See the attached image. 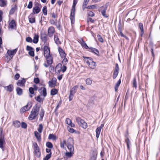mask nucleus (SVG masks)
I'll use <instances>...</instances> for the list:
<instances>
[{"instance_id": "nucleus-59", "label": "nucleus", "mask_w": 160, "mask_h": 160, "mask_svg": "<svg viewBox=\"0 0 160 160\" xmlns=\"http://www.w3.org/2000/svg\"><path fill=\"white\" fill-rule=\"evenodd\" d=\"M64 58V59H63V60L62 61V62L64 64H66L67 63L68 60V59H67V58H65V57L64 58Z\"/></svg>"}, {"instance_id": "nucleus-22", "label": "nucleus", "mask_w": 160, "mask_h": 160, "mask_svg": "<svg viewBox=\"0 0 160 160\" xmlns=\"http://www.w3.org/2000/svg\"><path fill=\"white\" fill-rule=\"evenodd\" d=\"M58 50L59 54L61 57L62 58H64L66 57V54L64 51L60 48H58Z\"/></svg>"}, {"instance_id": "nucleus-11", "label": "nucleus", "mask_w": 160, "mask_h": 160, "mask_svg": "<svg viewBox=\"0 0 160 160\" xmlns=\"http://www.w3.org/2000/svg\"><path fill=\"white\" fill-rule=\"evenodd\" d=\"M2 129H0V148H3V145L5 143L3 136L2 135Z\"/></svg>"}, {"instance_id": "nucleus-14", "label": "nucleus", "mask_w": 160, "mask_h": 160, "mask_svg": "<svg viewBox=\"0 0 160 160\" xmlns=\"http://www.w3.org/2000/svg\"><path fill=\"white\" fill-rule=\"evenodd\" d=\"M104 127V124H102L100 126L97 128L96 130V137L98 138L101 132V130Z\"/></svg>"}, {"instance_id": "nucleus-55", "label": "nucleus", "mask_w": 160, "mask_h": 160, "mask_svg": "<svg viewBox=\"0 0 160 160\" xmlns=\"http://www.w3.org/2000/svg\"><path fill=\"white\" fill-rule=\"evenodd\" d=\"M26 49L27 51H28L29 52L33 50V49L32 47L28 46H27Z\"/></svg>"}, {"instance_id": "nucleus-9", "label": "nucleus", "mask_w": 160, "mask_h": 160, "mask_svg": "<svg viewBox=\"0 0 160 160\" xmlns=\"http://www.w3.org/2000/svg\"><path fill=\"white\" fill-rule=\"evenodd\" d=\"M17 51V49H15L12 50H8L7 52V58H8L9 60H10L11 59H12L13 56L16 53Z\"/></svg>"}, {"instance_id": "nucleus-52", "label": "nucleus", "mask_w": 160, "mask_h": 160, "mask_svg": "<svg viewBox=\"0 0 160 160\" xmlns=\"http://www.w3.org/2000/svg\"><path fill=\"white\" fill-rule=\"evenodd\" d=\"M133 87L135 88H136L137 87L136 78H134L133 80Z\"/></svg>"}, {"instance_id": "nucleus-25", "label": "nucleus", "mask_w": 160, "mask_h": 160, "mask_svg": "<svg viewBox=\"0 0 160 160\" xmlns=\"http://www.w3.org/2000/svg\"><path fill=\"white\" fill-rule=\"evenodd\" d=\"M4 88L7 91L9 92H11L12 91L13 89V87L12 85H10L8 86L4 87Z\"/></svg>"}, {"instance_id": "nucleus-49", "label": "nucleus", "mask_w": 160, "mask_h": 160, "mask_svg": "<svg viewBox=\"0 0 160 160\" xmlns=\"http://www.w3.org/2000/svg\"><path fill=\"white\" fill-rule=\"evenodd\" d=\"M46 145L47 147L50 148H51L53 147L52 144L50 142H47L46 144Z\"/></svg>"}, {"instance_id": "nucleus-36", "label": "nucleus", "mask_w": 160, "mask_h": 160, "mask_svg": "<svg viewBox=\"0 0 160 160\" xmlns=\"http://www.w3.org/2000/svg\"><path fill=\"white\" fill-rule=\"evenodd\" d=\"M54 40L55 43L57 44H60L61 43V42L59 40V39L56 35H55L54 37Z\"/></svg>"}, {"instance_id": "nucleus-34", "label": "nucleus", "mask_w": 160, "mask_h": 160, "mask_svg": "<svg viewBox=\"0 0 160 160\" xmlns=\"http://www.w3.org/2000/svg\"><path fill=\"white\" fill-rule=\"evenodd\" d=\"M78 88V86H74L72 88L71 90L70 91V93L74 94L76 92V90Z\"/></svg>"}, {"instance_id": "nucleus-21", "label": "nucleus", "mask_w": 160, "mask_h": 160, "mask_svg": "<svg viewBox=\"0 0 160 160\" xmlns=\"http://www.w3.org/2000/svg\"><path fill=\"white\" fill-rule=\"evenodd\" d=\"M40 8L38 6H34L33 9V12L34 14H38L40 12Z\"/></svg>"}, {"instance_id": "nucleus-7", "label": "nucleus", "mask_w": 160, "mask_h": 160, "mask_svg": "<svg viewBox=\"0 0 160 160\" xmlns=\"http://www.w3.org/2000/svg\"><path fill=\"white\" fill-rule=\"evenodd\" d=\"M45 57L46 58V63H45L44 64V65L45 67H48L52 63V58L51 55H47V56Z\"/></svg>"}, {"instance_id": "nucleus-56", "label": "nucleus", "mask_w": 160, "mask_h": 160, "mask_svg": "<svg viewBox=\"0 0 160 160\" xmlns=\"http://www.w3.org/2000/svg\"><path fill=\"white\" fill-rule=\"evenodd\" d=\"M67 67L65 65H63L62 66V70L61 71L63 72H64L66 70Z\"/></svg>"}, {"instance_id": "nucleus-33", "label": "nucleus", "mask_w": 160, "mask_h": 160, "mask_svg": "<svg viewBox=\"0 0 160 160\" xmlns=\"http://www.w3.org/2000/svg\"><path fill=\"white\" fill-rule=\"evenodd\" d=\"M17 9V7L16 5L12 7L9 11V14L10 15L13 14Z\"/></svg>"}, {"instance_id": "nucleus-24", "label": "nucleus", "mask_w": 160, "mask_h": 160, "mask_svg": "<svg viewBox=\"0 0 160 160\" xmlns=\"http://www.w3.org/2000/svg\"><path fill=\"white\" fill-rule=\"evenodd\" d=\"M65 122L67 124L70 126L71 127H74L75 126L74 124L72 123L71 120L69 118H66L65 120Z\"/></svg>"}, {"instance_id": "nucleus-5", "label": "nucleus", "mask_w": 160, "mask_h": 160, "mask_svg": "<svg viewBox=\"0 0 160 160\" xmlns=\"http://www.w3.org/2000/svg\"><path fill=\"white\" fill-rule=\"evenodd\" d=\"M76 120L78 125L83 128L86 129L87 128V124L83 119L77 117L76 118Z\"/></svg>"}, {"instance_id": "nucleus-38", "label": "nucleus", "mask_w": 160, "mask_h": 160, "mask_svg": "<svg viewBox=\"0 0 160 160\" xmlns=\"http://www.w3.org/2000/svg\"><path fill=\"white\" fill-rule=\"evenodd\" d=\"M40 90L42 91V94L44 97H45L47 95L46 89L44 87H42L40 88Z\"/></svg>"}, {"instance_id": "nucleus-8", "label": "nucleus", "mask_w": 160, "mask_h": 160, "mask_svg": "<svg viewBox=\"0 0 160 160\" xmlns=\"http://www.w3.org/2000/svg\"><path fill=\"white\" fill-rule=\"evenodd\" d=\"M32 106L31 103L28 102L27 105L22 107L20 110V112L21 113H22L25 112L29 110Z\"/></svg>"}, {"instance_id": "nucleus-40", "label": "nucleus", "mask_w": 160, "mask_h": 160, "mask_svg": "<svg viewBox=\"0 0 160 160\" xmlns=\"http://www.w3.org/2000/svg\"><path fill=\"white\" fill-rule=\"evenodd\" d=\"M121 80L120 79H119L116 84L115 86V92H117V91L118 87L120 85V84L121 83Z\"/></svg>"}, {"instance_id": "nucleus-51", "label": "nucleus", "mask_w": 160, "mask_h": 160, "mask_svg": "<svg viewBox=\"0 0 160 160\" xmlns=\"http://www.w3.org/2000/svg\"><path fill=\"white\" fill-rule=\"evenodd\" d=\"M97 37L98 40L101 42H103V40L101 36L100 35H97Z\"/></svg>"}, {"instance_id": "nucleus-27", "label": "nucleus", "mask_w": 160, "mask_h": 160, "mask_svg": "<svg viewBox=\"0 0 160 160\" xmlns=\"http://www.w3.org/2000/svg\"><path fill=\"white\" fill-rule=\"evenodd\" d=\"M40 133L39 132H38L37 131L34 132V135L37 140L38 141H40L41 139Z\"/></svg>"}, {"instance_id": "nucleus-30", "label": "nucleus", "mask_w": 160, "mask_h": 160, "mask_svg": "<svg viewBox=\"0 0 160 160\" xmlns=\"http://www.w3.org/2000/svg\"><path fill=\"white\" fill-rule=\"evenodd\" d=\"M39 36L38 34H35L33 42L34 43H37L38 41Z\"/></svg>"}, {"instance_id": "nucleus-26", "label": "nucleus", "mask_w": 160, "mask_h": 160, "mask_svg": "<svg viewBox=\"0 0 160 160\" xmlns=\"http://www.w3.org/2000/svg\"><path fill=\"white\" fill-rule=\"evenodd\" d=\"M129 15L131 19H133L136 15V12L135 11H130L129 13Z\"/></svg>"}, {"instance_id": "nucleus-48", "label": "nucleus", "mask_w": 160, "mask_h": 160, "mask_svg": "<svg viewBox=\"0 0 160 160\" xmlns=\"http://www.w3.org/2000/svg\"><path fill=\"white\" fill-rule=\"evenodd\" d=\"M51 156V153L48 154L45 158H43V160H48Z\"/></svg>"}, {"instance_id": "nucleus-47", "label": "nucleus", "mask_w": 160, "mask_h": 160, "mask_svg": "<svg viewBox=\"0 0 160 160\" xmlns=\"http://www.w3.org/2000/svg\"><path fill=\"white\" fill-rule=\"evenodd\" d=\"M43 129V126L42 124H40L39 125V127L38 129V131L39 133H41Z\"/></svg>"}, {"instance_id": "nucleus-54", "label": "nucleus", "mask_w": 160, "mask_h": 160, "mask_svg": "<svg viewBox=\"0 0 160 160\" xmlns=\"http://www.w3.org/2000/svg\"><path fill=\"white\" fill-rule=\"evenodd\" d=\"M32 1L29 2V3L27 6L28 8L29 9H31L32 8Z\"/></svg>"}, {"instance_id": "nucleus-64", "label": "nucleus", "mask_w": 160, "mask_h": 160, "mask_svg": "<svg viewBox=\"0 0 160 160\" xmlns=\"http://www.w3.org/2000/svg\"><path fill=\"white\" fill-rule=\"evenodd\" d=\"M36 99L37 101H38L39 102H42V101L41 98L40 97V96H38L37 97V98H36Z\"/></svg>"}, {"instance_id": "nucleus-43", "label": "nucleus", "mask_w": 160, "mask_h": 160, "mask_svg": "<svg viewBox=\"0 0 160 160\" xmlns=\"http://www.w3.org/2000/svg\"><path fill=\"white\" fill-rule=\"evenodd\" d=\"M58 93V91L56 89H53L51 91V94L52 95H54Z\"/></svg>"}, {"instance_id": "nucleus-39", "label": "nucleus", "mask_w": 160, "mask_h": 160, "mask_svg": "<svg viewBox=\"0 0 160 160\" xmlns=\"http://www.w3.org/2000/svg\"><path fill=\"white\" fill-rule=\"evenodd\" d=\"M13 124L14 126L16 128L19 127L20 126V123L19 121H16L13 122Z\"/></svg>"}, {"instance_id": "nucleus-19", "label": "nucleus", "mask_w": 160, "mask_h": 160, "mask_svg": "<svg viewBox=\"0 0 160 160\" xmlns=\"http://www.w3.org/2000/svg\"><path fill=\"white\" fill-rule=\"evenodd\" d=\"M16 26V23L14 20H12L9 21V27L11 29H14Z\"/></svg>"}, {"instance_id": "nucleus-35", "label": "nucleus", "mask_w": 160, "mask_h": 160, "mask_svg": "<svg viewBox=\"0 0 160 160\" xmlns=\"http://www.w3.org/2000/svg\"><path fill=\"white\" fill-rule=\"evenodd\" d=\"M7 5V2L4 0H0V6L4 7Z\"/></svg>"}, {"instance_id": "nucleus-10", "label": "nucleus", "mask_w": 160, "mask_h": 160, "mask_svg": "<svg viewBox=\"0 0 160 160\" xmlns=\"http://www.w3.org/2000/svg\"><path fill=\"white\" fill-rule=\"evenodd\" d=\"M48 43H46L45 44H44L43 47V52L44 56H47V55H50V48L48 46Z\"/></svg>"}, {"instance_id": "nucleus-18", "label": "nucleus", "mask_w": 160, "mask_h": 160, "mask_svg": "<svg viewBox=\"0 0 160 160\" xmlns=\"http://www.w3.org/2000/svg\"><path fill=\"white\" fill-rule=\"evenodd\" d=\"M56 83V79L55 78H52L51 80L49 81L48 85L49 87H52L54 86Z\"/></svg>"}, {"instance_id": "nucleus-42", "label": "nucleus", "mask_w": 160, "mask_h": 160, "mask_svg": "<svg viewBox=\"0 0 160 160\" xmlns=\"http://www.w3.org/2000/svg\"><path fill=\"white\" fill-rule=\"evenodd\" d=\"M16 91L18 95H20L22 94V90L20 88L18 87L16 89Z\"/></svg>"}, {"instance_id": "nucleus-4", "label": "nucleus", "mask_w": 160, "mask_h": 160, "mask_svg": "<svg viewBox=\"0 0 160 160\" xmlns=\"http://www.w3.org/2000/svg\"><path fill=\"white\" fill-rule=\"evenodd\" d=\"M38 111L39 110L36 108H33L28 117V119L30 120L35 119L38 114Z\"/></svg>"}, {"instance_id": "nucleus-15", "label": "nucleus", "mask_w": 160, "mask_h": 160, "mask_svg": "<svg viewBox=\"0 0 160 160\" xmlns=\"http://www.w3.org/2000/svg\"><path fill=\"white\" fill-rule=\"evenodd\" d=\"M55 32L54 28L52 26L50 27L48 29V34L49 37H52Z\"/></svg>"}, {"instance_id": "nucleus-6", "label": "nucleus", "mask_w": 160, "mask_h": 160, "mask_svg": "<svg viewBox=\"0 0 160 160\" xmlns=\"http://www.w3.org/2000/svg\"><path fill=\"white\" fill-rule=\"evenodd\" d=\"M67 146L69 151L74 152L73 141L72 138H69L68 139Z\"/></svg>"}, {"instance_id": "nucleus-17", "label": "nucleus", "mask_w": 160, "mask_h": 160, "mask_svg": "<svg viewBox=\"0 0 160 160\" xmlns=\"http://www.w3.org/2000/svg\"><path fill=\"white\" fill-rule=\"evenodd\" d=\"M62 70V64L58 63L56 67L55 68V71L56 73H59Z\"/></svg>"}, {"instance_id": "nucleus-1", "label": "nucleus", "mask_w": 160, "mask_h": 160, "mask_svg": "<svg viewBox=\"0 0 160 160\" xmlns=\"http://www.w3.org/2000/svg\"><path fill=\"white\" fill-rule=\"evenodd\" d=\"M83 57L85 59V62L91 69H93L95 68L97 64L92 58L88 57Z\"/></svg>"}, {"instance_id": "nucleus-20", "label": "nucleus", "mask_w": 160, "mask_h": 160, "mask_svg": "<svg viewBox=\"0 0 160 160\" xmlns=\"http://www.w3.org/2000/svg\"><path fill=\"white\" fill-rule=\"evenodd\" d=\"M42 40L44 42V44H45L47 39V36L45 34H42L41 36Z\"/></svg>"}, {"instance_id": "nucleus-46", "label": "nucleus", "mask_w": 160, "mask_h": 160, "mask_svg": "<svg viewBox=\"0 0 160 160\" xmlns=\"http://www.w3.org/2000/svg\"><path fill=\"white\" fill-rule=\"evenodd\" d=\"M66 145V142L65 140H63L62 142H61L60 143V146L61 147L64 148H65V145Z\"/></svg>"}, {"instance_id": "nucleus-29", "label": "nucleus", "mask_w": 160, "mask_h": 160, "mask_svg": "<svg viewBox=\"0 0 160 160\" xmlns=\"http://www.w3.org/2000/svg\"><path fill=\"white\" fill-rule=\"evenodd\" d=\"M29 22L31 23H33L35 22V18L32 15L30 14L28 17Z\"/></svg>"}, {"instance_id": "nucleus-60", "label": "nucleus", "mask_w": 160, "mask_h": 160, "mask_svg": "<svg viewBox=\"0 0 160 160\" xmlns=\"http://www.w3.org/2000/svg\"><path fill=\"white\" fill-rule=\"evenodd\" d=\"M29 90L30 93L31 94H34V89L33 88H32V87H30L29 88Z\"/></svg>"}, {"instance_id": "nucleus-3", "label": "nucleus", "mask_w": 160, "mask_h": 160, "mask_svg": "<svg viewBox=\"0 0 160 160\" xmlns=\"http://www.w3.org/2000/svg\"><path fill=\"white\" fill-rule=\"evenodd\" d=\"M78 1H77L73 0L72 9L71 10L70 19L71 20V23L72 24H73L74 23L75 6L77 4Z\"/></svg>"}, {"instance_id": "nucleus-2", "label": "nucleus", "mask_w": 160, "mask_h": 160, "mask_svg": "<svg viewBox=\"0 0 160 160\" xmlns=\"http://www.w3.org/2000/svg\"><path fill=\"white\" fill-rule=\"evenodd\" d=\"M78 1H77L73 0L72 9L71 10L70 19L71 20V23L72 24H73L74 23L75 6L77 4Z\"/></svg>"}, {"instance_id": "nucleus-32", "label": "nucleus", "mask_w": 160, "mask_h": 160, "mask_svg": "<svg viewBox=\"0 0 160 160\" xmlns=\"http://www.w3.org/2000/svg\"><path fill=\"white\" fill-rule=\"evenodd\" d=\"M139 27L141 30L140 35L141 36H142L144 33V30L143 28V25L142 23H139Z\"/></svg>"}, {"instance_id": "nucleus-57", "label": "nucleus", "mask_w": 160, "mask_h": 160, "mask_svg": "<svg viewBox=\"0 0 160 160\" xmlns=\"http://www.w3.org/2000/svg\"><path fill=\"white\" fill-rule=\"evenodd\" d=\"M26 41L27 42H31L32 40L31 38L28 37L26 38Z\"/></svg>"}, {"instance_id": "nucleus-61", "label": "nucleus", "mask_w": 160, "mask_h": 160, "mask_svg": "<svg viewBox=\"0 0 160 160\" xmlns=\"http://www.w3.org/2000/svg\"><path fill=\"white\" fill-rule=\"evenodd\" d=\"M74 94L70 93L69 96V100L71 101L72 100Z\"/></svg>"}, {"instance_id": "nucleus-12", "label": "nucleus", "mask_w": 160, "mask_h": 160, "mask_svg": "<svg viewBox=\"0 0 160 160\" xmlns=\"http://www.w3.org/2000/svg\"><path fill=\"white\" fill-rule=\"evenodd\" d=\"M74 152L70 151L66 152L64 155V158L65 160H67L68 158H70L72 157L73 154H74Z\"/></svg>"}, {"instance_id": "nucleus-53", "label": "nucleus", "mask_w": 160, "mask_h": 160, "mask_svg": "<svg viewBox=\"0 0 160 160\" xmlns=\"http://www.w3.org/2000/svg\"><path fill=\"white\" fill-rule=\"evenodd\" d=\"M120 34L121 37L125 38L127 40H128V37L124 35L121 30L120 31Z\"/></svg>"}, {"instance_id": "nucleus-23", "label": "nucleus", "mask_w": 160, "mask_h": 160, "mask_svg": "<svg viewBox=\"0 0 160 160\" xmlns=\"http://www.w3.org/2000/svg\"><path fill=\"white\" fill-rule=\"evenodd\" d=\"M26 82L24 79H22V80H19L17 83V85L18 86H24V83Z\"/></svg>"}, {"instance_id": "nucleus-28", "label": "nucleus", "mask_w": 160, "mask_h": 160, "mask_svg": "<svg viewBox=\"0 0 160 160\" xmlns=\"http://www.w3.org/2000/svg\"><path fill=\"white\" fill-rule=\"evenodd\" d=\"M48 138L49 139H52L53 141H55L57 139V138L55 135L50 134L49 135Z\"/></svg>"}, {"instance_id": "nucleus-44", "label": "nucleus", "mask_w": 160, "mask_h": 160, "mask_svg": "<svg viewBox=\"0 0 160 160\" xmlns=\"http://www.w3.org/2000/svg\"><path fill=\"white\" fill-rule=\"evenodd\" d=\"M42 10L44 15L46 16L47 14V9L46 6H44L42 8Z\"/></svg>"}, {"instance_id": "nucleus-37", "label": "nucleus", "mask_w": 160, "mask_h": 160, "mask_svg": "<svg viewBox=\"0 0 160 160\" xmlns=\"http://www.w3.org/2000/svg\"><path fill=\"white\" fill-rule=\"evenodd\" d=\"M81 44L82 47L86 49H89V47L87 45L86 43L85 42L82 40V41L81 42Z\"/></svg>"}, {"instance_id": "nucleus-62", "label": "nucleus", "mask_w": 160, "mask_h": 160, "mask_svg": "<svg viewBox=\"0 0 160 160\" xmlns=\"http://www.w3.org/2000/svg\"><path fill=\"white\" fill-rule=\"evenodd\" d=\"M28 53L32 57H33L34 56V53L33 50H32L31 51L29 52Z\"/></svg>"}, {"instance_id": "nucleus-16", "label": "nucleus", "mask_w": 160, "mask_h": 160, "mask_svg": "<svg viewBox=\"0 0 160 160\" xmlns=\"http://www.w3.org/2000/svg\"><path fill=\"white\" fill-rule=\"evenodd\" d=\"M107 6L106 5L101 8V12L102 15L105 17L107 18L108 17V16L105 14L106 11L107 9Z\"/></svg>"}, {"instance_id": "nucleus-41", "label": "nucleus", "mask_w": 160, "mask_h": 160, "mask_svg": "<svg viewBox=\"0 0 160 160\" xmlns=\"http://www.w3.org/2000/svg\"><path fill=\"white\" fill-rule=\"evenodd\" d=\"M39 115L40 116V120H42L44 115V111L42 108L41 110Z\"/></svg>"}, {"instance_id": "nucleus-45", "label": "nucleus", "mask_w": 160, "mask_h": 160, "mask_svg": "<svg viewBox=\"0 0 160 160\" xmlns=\"http://www.w3.org/2000/svg\"><path fill=\"white\" fill-rule=\"evenodd\" d=\"M86 83L89 85H90L92 83V80L90 78H87L86 80Z\"/></svg>"}, {"instance_id": "nucleus-13", "label": "nucleus", "mask_w": 160, "mask_h": 160, "mask_svg": "<svg viewBox=\"0 0 160 160\" xmlns=\"http://www.w3.org/2000/svg\"><path fill=\"white\" fill-rule=\"evenodd\" d=\"M119 70V68L118 65V64H116L115 68L113 75V78L114 79L116 78L117 76Z\"/></svg>"}, {"instance_id": "nucleus-31", "label": "nucleus", "mask_w": 160, "mask_h": 160, "mask_svg": "<svg viewBox=\"0 0 160 160\" xmlns=\"http://www.w3.org/2000/svg\"><path fill=\"white\" fill-rule=\"evenodd\" d=\"M89 49H90V51L94 53L95 54L98 55L99 54V52L95 48H89Z\"/></svg>"}, {"instance_id": "nucleus-58", "label": "nucleus", "mask_w": 160, "mask_h": 160, "mask_svg": "<svg viewBox=\"0 0 160 160\" xmlns=\"http://www.w3.org/2000/svg\"><path fill=\"white\" fill-rule=\"evenodd\" d=\"M21 127L22 128H27V125L24 122H22L21 124Z\"/></svg>"}, {"instance_id": "nucleus-63", "label": "nucleus", "mask_w": 160, "mask_h": 160, "mask_svg": "<svg viewBox=\"0 0 160 160\" xmlns=\"http://www.w3.org/2000/svg\"><path fill=\"white\" fill-rule=\"evenodd\" d=\"M34 82L36 83H38L39 82V80L38 78H36L34 79Z\"/></svg>"}, {"instance_id": "nucleus-50", "label": "nucleus", "mask_w": 160, "mask_h": 160, "mask_svg": "<svg viewBox=\"0 0 160 160\" xmlns=\"http://www.w3.org/2000/svg\"><path fill=\"white\" fill-rule=\"evenodd\" d=\"M125 142L127 143V148L128 149H129V145L130 144V142L128 138H127L125 140Z\"/></svg>"}]
</instances>
